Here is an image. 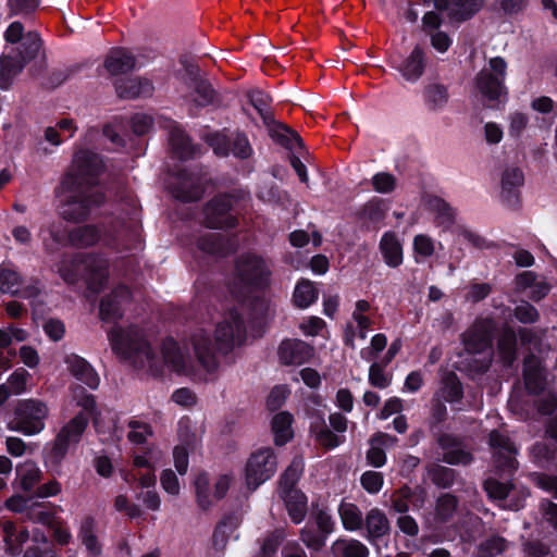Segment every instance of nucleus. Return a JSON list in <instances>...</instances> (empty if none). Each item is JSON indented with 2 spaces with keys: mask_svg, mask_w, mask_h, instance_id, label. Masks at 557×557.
Listing matches in <instances>:
<instances>
[{
  "mask_svg": "<svg viewBox=\"0 0 557 557\" xmlns=\"http://www.w3.org/2000/svg\"><path fill=\"white\" fill-rule=\"evenodd\" d=\"M507 543L503 537L493 536L482 542L478 549L479 557H493L504 552Z\"/></svg>",
  "mask_w": 557,
  "mask_h": 557,
  "instance_id": "nucleus-57",
  "label": "nucleus"
},
{
  "mask_svg": "<svg viewBox=\"0 0 557 557\" xmlns=\"http://www.w3.org/2000/svg\"><path fill=\"white\" fill-rule=\"evenodd\" d=\"M412 244L416 262L431 258L436 249V243L425 234L416 235Z\"/></svg>",
  "mask_w": 557,
  "mask_h": 557,
  "instance_id": "nucleus-51",
  "label": "nucleus"
},
{
  "mask_svg": "<svg viewBox=\"0 0 557 557\" xmlns=\"http://www.w3.org/2000/svg\"><path fill=\"white\" fill-rule=\"evenodd\" d=\"M438 395L442 399L448 403H455L461 398V384L455 373L449 372L443 377Z\"/></svg>",
  "mask_w": 557,
  "mask_h": 557,
  "instance_id": "nucleus-49",
  "label": "nucleus"
},
{
  "mask_svg": "<svg viewBox=\"0 0 557 557\" xmlns=\"http://www.w3.org/2000/svg\"><path fill=\"white\" fill-rule=\"evenodd\" d=\"M131 294L127 287L119 286L109 296L101 300L100 317L106 322L120 319L123 314V306L129 300Z\"/></svg>",
  "mask_w": 557,
  "mask_h": 557,
  "instance_id": "nucleus-23",
  "label": "nucleus"
},
{
  "mask_svg": "<svg viewBox=\"0 0 557 557\" xmlns=\"http://www.w3.org/2000/svg\"><path fill=\"white\" fill-rule=\"evenodd\" d=\"M196 503L201 510H209L216 502L214 487L205 472L197 474L194 481Z\"/></svg>",
  "mask_w": 557,
  "mask_h": 557,
  "instance_id": "nucleus-34",
  "label": "nucleus"
},
{
  "mask_svg": "<svg viewBox=\"0 0 557 557\" xmlns=\"http://www.w3.org/2000/svg\"><path fill=\"white\" fill-rule=\"evenodd\" d=\"M282 539V531H275L271 535L267 536L260 546L257 557H272L275 554Z\"/></svg>",
  "mask_w": 557,
  "mask_h": 557,
  "instance_id": "nucleus-64",
  "label": "nucleus"
},
{
  "mask_svg": "<svg viewBox=\"0 0 557 557\" xmlns=\"http://www.w3.org/2000/svg\"><path fill=\"white\" fill-rule=\"evenodd\" d=\"M498 357L505 366H510L516 359V335L511 330H506L498 339Z\"/></svg>",
  "mask_w": 557,
  "mask_h": 557,
  "instance_id": "nucleus-48",
  "label": "nucleus"
},
{
  "mask_svg": "<svg viewBox=\"0 0 557 557\" xmlns=\"http://www.w3.org/2000/svg\"><path fill=\"white\" fill-rule=\"evenodd\" d=\"M364 525L368 533L367 537L371 542L384 536L389 530L386 516L377 508H373L367 513Z\"/></svg>",
  "mask_w": 557,
  "mask_h": 557,
  "instance_id": "nucleus-36",
  "label": "nucleus"
},
{
  "mask_svg": "<svg viewBox=\"0 0 557 557\" xmlns=\"http://www.w3.org/2000/svg\"><path fill=\"white\" fill-rule=\"evenodd\" d=\"M362 487L370 494H376L381 491L384 479L380 472L366 471L360 479Z\"/></svg>",
  "mask_w": 557,
  "mask_h": 557,
  "instance_id": "nucleus-62",
  "label": "nucleus"
},
{
  "mask_svg": "<svg viewBox=\"0 0 557 557\" xmlns=\"http://www.w3.org/2000/svg\"><path fill=\"white\" fill-rule=\"evenodd\" d=\"M236 275L240 289L263 287L268 285L271 270L265 260L255 255H246L239 258L236 264Z\"/></svg>",
  "mask_w": 557,
  "mask_h": 557,
  "instance_id": "nucleus-12",
  "label": "nucleus"
},
{
  "mask_svg": "<svg viewBox=\"0 0 557 557\" xmlns=\"http://www.w3.org/2000/svg\"><path fill=\"white\" fill-rule=\"evenodd\" d=\"M440 445L445 450L443 460L449 465H468L471 462V455L461 448L460 443L448 435L440 438Z\"/></svg>",
  "mask_w": 557,
  "mask_h": 557,
  "instance_id": "nucleus-35",
  "label": "nucleus"
},
{
  "mask_svg": "<svg viewBox=\"0 0 557 557\" xmlns=\"http://www.w3.org/2000/svg\"><path fill=\"white\" fill-rule=\"evenodd\" d=\"M425 64L426 59L423 49L416 46L410 54L401 62H393V67L400 73L405 81L417 83L424 73Z\"/></svg>",
  "mask_w": 557,
  "mask_h": 557,
  "instance_id": "nucleus-21",
  "label": "nucleus"
},
{
  "mask_svg": "<svg viewBox=\"0 0 557 557\" xmlns=\"http://www.w3.org/2000/svg\"><path fill=\"white\" fill-rule=\"evenodd\" d=\"M319 293L309 280H301L295 286L293 301L296 307L306 309L318 299Z\"/></svg>",
  "mask_w": 557,
  "mask_h": 557,
  "instance_id": "nucleus-43",
  "label": "nucleus"
},
{
  "mask_svg": "<svg viewBox=\"0 0 557 557\" xmlns=\"http://www.w3.org/2000/svg\"><path fill=\"white\" fill-rule=\"evenodd\" d=\"M285 502L288 515L294 523H300L307 513V497L296 488H289L281 493Z\"/></svg>",
  "mask_w": 557,
  "mask_h": 557,
  "instance_id": "nucleus-30",
  "label": "nucleus"
},
{
  "mask_svg": "<svg viewBox=\"0 0 557 557\" xmlns=\"http://www.w3.org/2000/svg\"><path fill=\"white\" fill-rule=\"evenodd\" d=\"M104 67L111 75L125 74L135 67V59L125 49H113L104 60Z\"/></svg>",
  "mask_w": 557,
  "mask_h": 557,
  "instance_id": "nucleus-31",
  "label": "nucleus"
},
{
  "mask_svg": "<svg viewBox=\"0 0 557 557\" xmlns=\"http://www.w3.org/2000/svg\"><path fill=\"white\" fill-rule=\"evenodd\" d=\"M69 239L74 246L87 247L100 242L106 247L119 248L122 245V231L115 224L101 228L87 225L73 230Z\"/></svg>",
  "mask_w": 557,
  "mask_h": 557,
  "instance_id": "nucleus-10",
  "label": "nucleus"
},
{
  "mask_svg": "<svg viewBox=\"0 0 557 557\" xmlns=\"http://www.w3.org/2000/svg\"><path fill=\"white\" fill-rule=\"evenodd\" d=\"M249 98L251 104L260 114L263 123L268 126L271 125L274 120L271 112L269 111V103L271 102L270 96L262 90H252L249 94Z\"/></svg>",
  "mask_w": 557,
  "mask_h": 557,
  "instance_id": "nucleus-52",
  "label": "nucleus"
},
{
  "mask_svg": "<svg viewBox=\"0 0 557 557\" xmlns=\"http://www.w3.org/2000/svg\"><path fill=\"white\" fill-rule=\"evenodd\" d=\"M64 362L67 370L77 381L91 389H96L99 386L100 379L98 373L84 358L78 355L71 354L65 357Z\"/></svg>",
  "mask_w": 557,
  "mask_h": 557,
  "instance_id": "nucleus-22",
  "label": "nucleus"
},
{
  "mask_svg": "<svg viewBox=\"0 0 557 557\" xmlns=\"http://www.w3.org/2000/svg\"><path fill=\"white\" fill-rule=\"evenodd\" d=\"M508 136L519 139L527 131L529 125V115L521 111H513L507 116Z\"/></svg>",
  "mask_w": 557,
  "mask_h": 557,
  "instance_id": "nucleus-53",
  "label": "nucleus"
},
{
  "mask_svg": "<svg viewBox=\"0 0 557 557\" xmlns=\"http://www.w3.org/2000/svg\"><path fill=\"white\" fill-rule=\"evenodd\" d=\"M48 414L49 409L44 401L33 398L21 400L8 422V429L27 436L39 434L46 426Z\"/></svg>",
  "mask_w": 557,
  "mask_h": 557,
  "instance_id": "nucleus-6",
  "label": "nucleus"
},
{
  "mask_svg": "<svg viewBox=\"0 0 557 557\" xmlns=\"http://www.w3.org/2000/svg\"><path fill=\"white\" fill-rule=\"evenodd\" d=\"M397 443V438L395 436L388 435L386 433H377L370 440V448L367 451V460L368 462L375 467L380 468L386 462L385 448L392 447Z\"/></svg>",
  "mask_w": 557,
  "mask_h": 557,
  "instance_id": "nucleus-27",
  "label": "nucleus"
},
{
  "mask_svg": "<svg viewBox=\"0 0 557 557\" xmlns=\"http://www.w3.org/2000/svg\"><path fill=\"white\" fill-rule=\"evenodd\" d=\"M101 170L99 157L88 150L74 154L73 163L55 189L62 216L69 221L85 220L92 208L100 206L103 196L90 189Z\"/></svg>",
  "mask_w": 557,
  "mask_h": 557,
  "instance_id": "nucleus-2",
  "label": "nucleus"
},
{
  "mask_svg": "<svg viewBox=\"0 0 557 557\" xmlns=\"http://www.w3.org/2000/svg\"><path fill=\"white\" fill-rule=\"evenodd\" d=\"M240 524V518L236 513L226 515L218 523L212 535V543L216 549H223L227 541L234 535Z\"/></svg>",
  "mask_w": 557,
  "mask_h": 557,
  "instance_id": "nucleus-33",
  "label": "nucleus"
},
{
  "mask_svg": "<svg viewBox=\"0 0 557 557\" xmlns=\"http://www.w3.org/2000/svg\"><path fill=\"white\" fill-rule=\"evenodd\" d=\"M523 184V174L517 168L505 170L502 176V196L506 200H511L516 196L517 189Z\"/></svg>",
  "mask_w": 557,
  "mask_h": 557,
  "instance_id": "nucleus-46",
  "label": "nucleus"
},
{
  "mask_svg": "<svg viewBox=\"0 0 557 557\" xmlns=\"http://www.w3.org/2000/svg\"><path fill=\"white\" fill-rule=\"evenodd\" d=\"M523 377L525 388L531 394L545 392L547 386L545 369L541 360L535 356H529L524 360Z\"/></svg>",
  "mask_w": 557,
  "mask_h": 557,
  "instance_id": "nucleus-24",
  "label": "nucleus"
},
{
  "mask_svg": "<svg viewBox=\"0 0 557 557\" xmlns=\"http://www.w3.org/2000/svg\"><path fill=\"white\" fill-rule=\"evenodd\" d=\"M97 523L94 518H85L79 527L78 537L91 556L101 554V545L96 535Z\"/></svg>",
  "mask_w": 557,
  "mask_h": 557,
  "instance_id": "nucleus-38",
  "label": "nucleus"
},
{
  "mask_svg": "<svg viewBox=\"0 0 557 557\" xmlns=\"http://www.w3.org/2000/svg\"><path fill=\"white\" fill-rule=\"evenodd\" d=\"M233 200L231 196H219L212 199L205 208V223L210 228L233 227L236 223L231 213Z\"/></svg>",
  "mask_w": 557,
  "mask_h": 557,
  "instance_id": "nucleus-16",
  "label": "nucleus"
},
{
  "mask_svg": "<svg viewBox=\"0 0 557 557\" xmlns=\"http://www.w3.org/2000/svg\"><path fill=\"white\" fill-rule=\"evenodd\" d=\"M457 507V500L453 495L444 494L437 499L436 515L445 521L451 517Z\"/></svg>",
  "mask_w": 557,
  "mask_h": 557,
  "instance_id": "nucleus-61",
  "label": "nucleus"
},
{
  "mask_svg": "<svg viewBox=\"0 0 557 557\" xmlns=\"http://www.w3.org/2000/svg\"><path fill=\"white\" fill-rule=\"evenodd\" d=\"M424 106L431 112H442L448 104L449 92L446 85L438 82L428 83L423 87Z\"/></svg>",
  "mask_w": 557,
  "mask_h": 557,
  "instance_id": "nucleus-26",
  "label": "nucleus"
},
{
  "mask_svg": "<svg viewBox=\"0 0 557 557\" xmlns=\"http://www.w3.org/2000/svg\"><path fill=\"white\" fill-rule=\"evenodd\" d=\"M4 38L10 44L22 41L24 51H18L14 55H10L15 61L22 62L23 66L38 53L40 48V39L38 35L35 33L24 35V27L20 22H13L9 25L4 33Z\"/></svg>",
  "mask_w": 557,
  "mask_h": 557,
  "instance_id": "nucleus-15",
  "label": "nucleus"
},
{
  "mask_svg": "<svg viewBox=\"0 0 557 557\" xmlns=\"http://www.w3.org/2000/svg\"><path fill=\"white\" fill-rule=\"evenodd\" d=\"M108 337L114 354L147 374L159 376L165 370L188 373L189 359L172 338L165 339L157 352L147 334L136 326H113Z\"/></svg>",
  "mask_w": 557,
  "mask_h": 557,
  "instance_id": "nucleus-1",
  "label": "nucleus"
},
{
  "mask_svg": "<svg viewBox=\"0 0 557 557\" xmlns=\"http://www.w3.org/2000/svg\"><path fill=\"white\" fill-rule=\"evenodd\" d=\"M22 70V62L15 61L11 55L2 57L0 60V88H9L14 77L17 76Z\"/></svg>",
  "mask_w": 557,
  "mask_h": 557,
  "instance_id": "nucleus-47",
  "label": "nucleus"
},
{
  "mask_svg": "<svg viewBox=\"0 0 557 557\" xmlns=\"http://www.w3.org/2000/svg\"><path fill=\"white\" fill-rule=\"evenodd\" d=\"M23 278L11 263L0 264V293L17 295L21 293L24 298H34L39 295L40 288L37 284H32L21 288Z\"/></svg>",
  "mask_w": 557,
  "mask_h": 557,
  "instance_id": "nucleus-17",
  "label": "nucleus"
},
{
  "mask_svg": "<svg viewBox=\"0 0 557 557\" xmlns=\"http://www.w3.org/2000/svg\"><path fill=\"white\" fill-rule=\"evenodd\" d=\"M153 435L152 426L137 418L132 417L127 421V433L126 438L127 441L134 445V446H140L147 443L148 438H150Z\"/></svg>",
  "mask_w": 557,
  "mask_h": 557,
  "instance_id": "nucleus-41",
  "label": "nucleus"
},
{
  "mask_svg": "<svg viewBox=\"0 0 557 557\" xmlns=\"http://www.w3.org/2000/svg\"><path fill=\"white\" fill-rule=\"evenodd\" d=\"M170 143L174 152L181 159L194 158L197 154L196 148L190 144L184 131L178 126L172 127Z\"/></svg>",
  "mask_w": 557,
  "mask_h": 557,
  "instance_id": "nucleus-44",
  "label": "nucleus"
},
{
  "mask_svg": "<svg viewBox=\"0 0 557 557\" xmlns=\"http://www.w3.org/2000/svg\"><path fill=\"white\" fill-rule=\"evenodd\" d=\"M484 488L491 499L498 502L500 507L510 510H519L522 508V502L528 496V493L523 491L520 496L516 498L511 485L492 478L485 481Z\"/></svg>",
  "mask_w": 557,
  "mask_h": 557,
  "instance_id": "nucleus-19",
  "label": "nucleus"
},
{
  "mask_svg": "<svg viewBox=\"0 0 557 557\" xmlns=\"http://www.w3.org/2000/svg\"><path fill=\"white\" fill-rule=\"evenodd\" d=\"M277 458L271 448H260L246 462L245 484L249 492L256 491L276 472Z\"/></svg>",
  "mask_w": 557,
  "mask_h": 557,
  "instance_id": "nucleus-9",
  "label": "nucleus"
},
{
  "mask_svg": "<svg viewBox=\"0 0 557 557\" xmlns=\"http://www.w3.org/2000/svg\"><path fill=\"white\" fill-rule=\"evenodd\" d=\"M310 432L314 440L327 449L335 448L344 442V436L335 435L325 424L322 418H317L310 424Z\"/></svg>",
  "mask_w": 557,
  "mask_h": 557,
  "instance_id": "nucleus-39",
  "label": "nucleus"
},
{
  "mask_svg": "<svg viewBox=\"0 0 557 557\" xmlns=\"http://www.w3.org/2000/svg\"><path fill=\"white\" fill-rule=\"evenodd\" d=\"M380 250L388 267L396 268L403 263V246L396 234L385 233L380 242Z\"/></svg>",
  "mask_w": 557,
  "mask_h": 557,
  "instance_id": "nucleus-32",
  "label": "nucleus"
},
{
  "mask_svg": "<svg viewBox=\"0 0 557 557\" xmlns=\"http://www.w3.org/2000/svg\"><path fill=\"white\" fill-rule=\"evenodd\" d=\"M483 0H454L457 9H451V14L458 20H467L482 7Z\"/></svg>",
  "mask_w": 557,
  "mask_h": 557,
  "instance_id": "nucleus-56",
  "label": "nucleus"
},
{
  "mask_svg": "<svg viewBox=\"0 0 557 557\" xmlns=\"http://www.w3.org/2000/svg\"><path fill=\"white\" fill-rule=\"evenodd\" d=\"M114 508L116 511L125 513L131 519L141 516L139 506L134 504L125 494H119L114 498Z\"/></svg>",
  "mask_w": 557,
  "mask_h": 557,
  "instance_id": "nucleus-59",
  "label": "nucleus"
},
{
  "mask_svg": "<svg viewBox=\"0 0 557 557\" xmlns=\"http://www.w3.org/2000/svg\"><path fill=\"white\" fill-rule=\"evenodd\" d=\"M490 446L493 449V463L496 471L502 474L511 475L518 469L516 456L518 449L510 438L500 431H492L490 434Z\"/></svg>",
  "mask_w": 557,
  "mask_h": 557,
  "instance_id": "nucleus-13",
  "label": "nucleus"
},
{
  "mask_svg": "<svg viewBox=\"0 0 557 557\" xmlns=\"http://www.w3.org/2000/svg\"><path fill=\"white\" fill-rule=\"evenodd\" d=\"M163 459V451L157 445L148 446L143 453L133 455L134 472L125 475L124 480L131 482L138 480L141 487H150L156 483L154 471Z\"/></svg>",
  "mask_w": 557,
  "mask_h": 557,
  "instance_id": "nucleus-11",
  "label": "nucleus"
},
{
  "mask_svg": "<svg viewBox=\"0 0 557 557\" xmlns=\"http://www.w3.org/2000/svg\"><path fill=\"white\" fill-rule=\"evenodd\" d=\"M30 374L24 369L15 370L9 377L8 384L9 388L13 394H22L26 392V386Z\"/></svg>",
  "mask_w": 557,
  "mask_h": 557,
  "instance_id": "nucleus-60",
  "label": "nucleus"
},
{
  "mask_svg": "<svg viewBox=\"0 0 557 557\" xmlns=\"http://www.w3.org/2000/svg\"><path fill=\"white\" fill-rule=\"evenodd\" d=\"M72 397L75 404L83 408L84 412L75 416L58 434L55 447L60 453H64L69 445L79 441L88 424L85 412L91 413L95 409L94 396L88 394L84 388L74 387Z\"/></svg>",
  "mask_w": 557,
  "mask_h": 557,
  "instance_id": "nucleus-8",
  "label": "nucleus"
},
{
  "mask_svg": "<svg viewBox=\"0 0 557 557\" xmlns=\"http://www.w3.org/2000/svg\"><path fill=\"white\" fill-rule=\"evenodd\" d=\"M370 302L367 300H358L355 305V309L351 313V319L346 325L345 341L351 347H355V339H366L369 329L372 324V320L367 315L370 310Z\"/></svg>",
  "mask_w": 557,
  "mask_h": 557,
  "instance_id": "nucleus-18",
  "label": "nucleus"
},
{
  "mask_svg": "<svg viewBox=\"0 0 557 557\" xmlns=\"http://www.w3.org/2000/svg\"><path fill=\"white\" fill-rule=\"evenodd\" d=\"M41 476L40 468L34 461L26 460L16 466L15 485L25 492H29L40 482Z\"/></svg>",
  "mask_w": 557,
  "mask_h": 557,
  "instance_id": "nucleus-29",
  "label": "nucleus"
},
{
  "mask_svg": "<svg viewBox=\"0 0 557 557\" xmlns=\"http://www.w3.org/2000/svg\"><path fill=\"white\" fill-rule=\"evenodd\" d=\"M42 244L47 251L55 250L65 240V232L54 224L48 228H42L39 233Z\"/></svg>",
  "mask_w": 557,
  "mask_h": 557,
  "instance_id": "nucleus-54",
  "label": "nucleus"
},
{
  "mask_svg": "<svg viewBox=\"0 0 557 557\" xmlns=\"http://www.w3.org/2000/svg\"><path fill=\"white\" fill-rule=\"evenodd\" d=\"M337 511L343 528L346 531L355 532L361 529L363 517L361 510L356 504L342 500L338 505Z\"/></svg>",
  "mask_w": 557,
  "mask_h": 557,
  "instance_id": "nucleus-37",
  "label": "nucleus"
},
{
  "mask_svg": "<svg viewBox=\"0 0 557 557\" xmlns=\"http://www.w3.org/2000/svg\"><path fill=\"white\" fill-rule=\"evenodd\" d=\"M506 73L507 63L500 57L492 58L478 73L475 87L484 100L490 102L505 100L507 95L505 86Z\"/></svg>",
  "mask_w": 557,
  "mask_h": 557,
  "instance_id": "nucleus-7",
  "label": "nucleus"
},
{
  "mask_svg": "<svg viewBox=\"0 0 557 557\" xmlns=\"http://www.w3.org/2000/svg\"><path fill=\"white\" fill-rule=\"evenodd\" d=\"M494 323L488 319L478 320L463 333L461 369L470 374L485 372L492 363V332Z\"/></svg>",
  "mask_w": 557,
  "mask_h": 557,
  "instance_id": "nucleus-4",
  "label": "nucleus"
},
{
  "mask_svg": "<svg viewBox=\"0 0 557 557\" xmlns=\"http://www.w3.org/2000/svg\"><path fill=\"white\" fill-rule=\"evenodd\" d=\"M293 418L288 412H280L272 420L274 441L277 445L286 444L293 437Z\"/></svg>",
  "mask_w": 557,
  "mask_h": 557,
  "instance_id": "nucleus-45",
  "label": "nucleus"
},
{
  "mask_svg": "<svg viewBox=\"0 0 557 557\" xmlns=\"http://www.w3.org/2000/svg\"><path fill=\"white\" fill-rule=\"evenodd\" d=\"M244 305L230 310L212 333L198 329L191 336V345L199 363L207 372L218 368V355L231 351L245 339Z\"/></svg>",
  "mask_w": 557,
  "mask_h": 557,
  "instance_id": "nucleus-3",
  "label": "nucleus"
},
{
  "mask_svg": "<svg viewBox=\"0 0 557 557\" xmlns=\"http://www.w3.org/2000/svg\"><path fill=\"white\" fill-rule=\"evenodd\" d=\"M4 543L10 555H17L24 543L27 542L29 534L25 529L17 530L12 522L3 524Z\"/></svg>",
  "mask_w": 557,
  "mask_h": 557,
  "instance_id": "nucleus-42",
  "label": "nucleus"
},
{
  "mask_svg": "<svg viewBox=\"0 0 557 557\" xmlns=\"http://www.w3.org/2000/svg\"><path fill=\"white\" fill-rule=\"evenodd\" d=\"M430 476L436 485L447 487L453 484L455 473L454 470L437 465L430 470Z\"/></svg>",
  "mask_w": 557,
  "mask_h": 557,
  "instance_id": "nucleus-63",
  "label": "nucleus"
},
{
  "mask_svg": "<svg viewBox=\"0 0 557 557\" xmlns=\"http://www.w3.org/2000/svg\"><path fill=\"white\" fill-rule=\"evenodd\" d=\"M115 89L121 98L133 99L140 96H148L152 92L153 86L150 81L141 77H128L115 83Z\"/></svg>",
  "mask_w": 557,
  "mask_h": 557,
  "instance_id": "nucleus-28",
  "label": "nucleus"
},
{
  "mask_svg": "<svg viewBox=\"0 0 557 557\" xmlns=\"http://www.w3.org/2000/svg\"><path fill=\"white\" fill-rule=\"evenodd\" d=\"M333 557H367L368 548L355 539H337L332 544Z\"/></svg>",
  "mask_w": 557,
  "mask_h": 557,
  "instance_id": "nucleus-40",
  "label": "nucleus"
},
{
  "mask_svg": "<svg viewBox=\"0 0 557 557\" xmlns=\"http://www.w3.org/2000/svg\"><path fill=\"white\" fill-rule=\"evenodd\" d=\"M29 334L26 330L14 324L0 329V349L9 347L13 342H25Z\"/></svg>",
  "mask_w": 557,
  "mask_h": 557,
  "instance_id": "nucleus-55",
  "label": "nucleus"
},
{
  "mask_svg": "<svg viewBox=\"0 0 557 557\" xmlns=\"http://www.w3.org/2000/svg\"><path fill=\"white\" fill-rule=\"evenodd\" d=\"M169 188L172 195L182 201L198 200L205 190L199 174L187 170L178 171L172 175Z\"/></svg>",
  "mask_w": 557,
  "mask_h": 557,
  "instance_id": "nucleus-14",
  "label": "nucleus"
},
{
  "mask_svg": "<svg viewBox=\"0 0 557 557\" xmlns=\"http://www.w3.org/2000/svg\"><path fill=\"white\" fill-rule=\"evenodd\" d=\"M57 272L67 284L76 283L82 276L89 290L99 293L108 281V260L95 255L64 257Z\"/></svg>",
  "mask_w": 557,
  "mask_h": 557,
  "instance_id": "nucleus-5",
  "label": "nucleus"
},
{
  "mask_svg": "<svg viewBox=\"0 0 557 557\" xmlns=\"http://www.w3.org/2000/svg\"><path fill=\"white\" fill-rule=\"evenodd\" d=\"M304 471V460L302 458H294L287 469L281 476L280 482V492L283 493L289 488H295V484L299 480L301 473Z\"/></svg>",
  "mask_w": 557,
  "mask_h": 557,
  "instance_id": "nucleus-50",
  "label": "nucleus"
},
{
  "mask_svg": "<svg viewBox=\"0 0 557 557\" xmlns=\"http://www.w3.org/2000/svg\"><path fill=\"white\" fill-rule=\"evenodd\" d=\"M178 436L183 444L176 445L173 449L174 466L176 471L184 475L188 470V449L187 446L196 442V435L189 433L187 421H180Z\"/></svg>",
  "mask_w": 557,
  "mask_h": 557,
  "instance_id": "nucleus-25",
  "label": "nucleus"
},
{
  "mask_svg": "<svg viewBox=\"0 0 557 557\" xmlns=\"http://www.w3.org/2000/svg\"><path fill=\"white\" fill-rule=\"evenodd\" d=\"M312 356L313 348L300 339H285L278 346V357L284 364L300 366Z\"/></svg>",
  "mask_w": 557,
  "mask_h": 557,
  "instance_id": "nucleus-20",
  "label": "nucleus"
},
{
  "mask_svg": "<svg viewBox=\"0 0 557 557\" xmlns=\"http://www.w3.org/2000/svg\"><path fill=\"white\" fill-rule=\"evenodd\" d=\"M372 185L376 193L388 194L396 188L397 182L393 174L380 172L372 177Z\"/></svg>",
  "mask_w": 557,
  "mask_h": 557,
  "instance_id": "nucleus-58",
  "label": "nucleus"
}]
</instances>
